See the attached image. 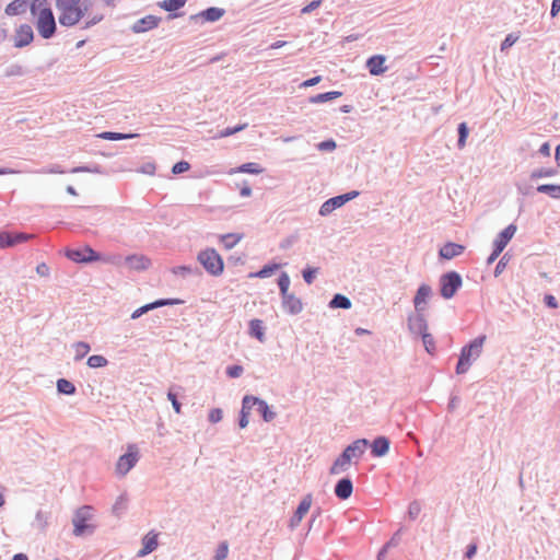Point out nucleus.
I'll return each mask as SVG.
<instances>
[{"instance_id": "obj_4", "label": "nucleus", "mask_w": 560, "mask_h": 560, "mask_svg": "<svg viewBox=\"0 0 560 560\" xmlns=\"http://www.w3.org/2000/svg\"><path fill=\"white\" fill-rule=\"evenodd\" d=\"M67 256L69 259L75 261V262H91V261H97L101 260L102 257L93 250L89 246H84L80 249H71L67 252ZM105 262L113 264L115 266H119L121 262L120 256H108L103 258Z\"/></svg>"}, {"instance_id": "obj_9", "label": "nucleus", "mask_w": 560, "mask_h": 560, "mask_svg": "<svg viewBox=\"0 0 560 560\" xmlns=\"http://www.w3.org/2000/svg\"><path fill=\"white\" fill-rule=\"evenodd\" d=\"M139 451L135 444H129L127 453L121 455L116 464V472L125 476L138 462Z\"/></svg>"}, {"instance_id": "obj_53", "label": "nucleus", "mask_w": 560, "mask_h": 560, "mask_svg": "<svg viewBox=\"0 0 560 560\" xmlns=\"http://www.w3.org/2000/svg\"><path fill=\"white\" fill-rule=\"evenodd\" d=\"M226 373L230 377H238L243 373V368L241 365L229 366Z\"/></svg>"}, {"instance_id": "obj_40", "label": "nucleus", "mask_w": 560, "mask_h": 560, "mask_svg": "<svg viewBox=\"0 0 560 560\" xmlns=\"http://www.w3.org/2000/svg\"><path fill=\"white\" fill-rule=\"evenodd\" d=\"M420 336H421L425 351L430 354H433L435 351V341H434L433 336L431 334H429L428 331Z\"/></svg>"}, {"instance_id": "obj_1", "label": "nucleus", "mask_w": 560, "mask_h": 560, "mask_svg": "<svg viewBox=\"0 0 560 560\" xmlns=\"http://www.w3.org/2000/svg\"><path fill=\"white\" fill-rule=\"evenodd\" d=\"M58 10V21L60 25L71 27L80 22L84 27L93 26L100 23L104 14L92 9V2L89 0H56Z\"/></svg>"}, {"instance_id": "obj_6", "label": "nucleus", "mask_w": 560, "mask_h": 560, "mask_svg": "<svg viewBox=\"0 0 560 560\" xmlns=\"http://www.w3.org/2000/svg\"><path fill=\"white\" fill-rule=\"evenodd\" d=\"M202 267L212 276H219L223 271V260L213 248L201 250L197 257Z\"/></svg>"}, {"instance_id": "obj_10", "label": "nucleus", "mask_w": 560, "mask_h": 560, "mask_svg": "<svg viewBox=\"0 0 560 560\" xmlns=\"http://www.w3.org/2000/svg\"><path fill=\"white\" fill-rule=\"evenodd\" d=\"M248 410L256 412L265 422H271L276 418V412L269 405L255 396L247 395V411Z\"/></svg>"}, {"instance_id": "obj_23", "label": "nucleus", "mask_w": 560, "mask_h": 560, "mask_svg": "<svg viewBox=\"0 0 560 560\" xmlns=\"http://www.w3.org/2000/svg\"><path fill=\"white\" fill-rule=\"evenodd\" d=\"M158 545V534L149 532L142 539V548L138 551V556L144 557L151 553L156 549Z\"/></svg>"}, {"instance_id": "obj_59", "label": "nucleus", "mask_w": 560, "mask_h": 560, "mask_svg": "<svg viewBox=\"0 0 560 560\" xmlns=\"http://www.w3.org/2000/svg\"><path fill=\"white\" fill-rule=\"evenodd\" d=\"M320 80H322V77H320V75H316V77H313V78H311V79H308V80L304 81L301 85H302V86H305V88H307V86H314V85H316L317 83H319V82H320Z\"/></svg>"}, {"instance_id": "obj_34", "label": "nucleus", "mask_w": 560, "mask_h": 560, "mask_svg": "<svg viewBox=\"0 0 560 560\" xmlns=\"http://www.w3.org/2000/svg\"><path fill=\"white\" fill-rule=\"evenodd\" d=\"M537 191L546 194L552 199H560V185L541 184L537 186Z\"/></svg>"}, {"instance_id": "obj_26", "label": "nucleus", "mask_w": 560, "mask_h": 560, "mask_svg": "<svg viewBox=\"0 0 560 560\" xmlns=\"http://www.w3.org/2000/svg\"><path fill=\"white\" fill-rule=\"evenodd\" d=\"M159 24V19L153 15H148L136 22L133 31L137 33L147 32L155 28Z\"/></svg>"}, {"instance_id": "obj_49", "label": "nucleus", "mask_w": 560, "mask_h": 560, "mask_svg": "<svg viewBox=\"0 0 560 560\" xmlns=\"http://www.w3.org/2000/svg\"><path fill=\"white\" fill-rule=\"evenodd\" d=\"M336 147H337V144H336L335 140H332V139L322 141L317 144V149L319 151H332L336 149Z\"/></svg>"}, {"instance_id": "obj_13", "label": "nucleus", "mask_w": 560, "mask_h": 560, "mask_svg": "<svg viewBox=\"0 0 560 560\" xmlns=\"http://www.w3.org/2000/svg\"><path fill=\"white\" fill-rule=\"evenodd\" d=\"M125 264L131 271H143L150 268L151 260L142 254H132L125 258Z\"/></svg>"}, {"instance_id": "obj_64", "label": "nucleus", "mask_w": 560, "mask_h": 560, "mask_svg": "<svg viewBox=\"0 0 560 560\" xmlns=\"http://www.w3.org/2000/svg\"><path fill=\"white\" fill-rule=\"evenodd\" d=\"M458 402H459L458 397H456V396L452 397V398L450 399V402H448V410H450V411H453V410L456 408V406H457V404H458Z\"/></svg>"}, {"instance_id": "obj_16", "label": "nucleus", "mask_w": 560, "mask_h": 560, "mask_svg": "<svg viewBox=\"0 0 560 560\" xmlns=\"http://www.w3.org/2000/svg\"><path fill=\"white\" fill-rule=\"evenodd\" d=\"M312 505V494H306L298 505L293 516L290 520V527L295 528L301 523L302 518L310 511Z\"/></svg>"}, {"instance_id": "obj_12", "label": "nucleus", "mask_w": 560, "mask_h": 560, "mask_svg": "<svg viewBox=\"0 0 560 560\" xmlns=\"http://www.w3.org/2000/svg\"><path fill=\"white\" fill-rule=\"evenodd\" d=\"M432 295V288L427 284L422 283L413 298V306L416 312H424L427 310V304L429 299Z\"/></svg>"}, {"instance_id": "obj_5", "label": "nucleus", "mask_w": 560, "mask_h": 560, "mask_svg": "<svg viewBox=\"0 0 560 560\" xmlns=\"http://www.w3.org/2000/svg\"><path fill=\"white\" fill-rule=\"evenodd\" d=\"M440 294L443 299H452L463 284L462 276L457 271H447L440 277Z\"/></svg>"}, {"instance_id": "obj_18", "label": "nucleus", "mask_w": 560, "mask_h": 560, "mask_svg": "<svg viewBox=\"0 0 560 560\" xmlns=\"http://www.w3.org/2000/svg\"><path fill=\"white\" fill-rule=\"evenodd\" d=\"M31 237H32V235L25 234V233L12 234V233H8V232H1L0 233V248L14 246L16 244L28 241Z\"/></svg>"}, {"instance_id": "obj_54", "label": "nucleus", "mask_w": 560, "mask_h": 560, "mask_svg": "<svg viewBox=\"0 0 560 560\" xmlns=\"http://www.w3.org/2000/svg\"><path fill=\"white\" fill-rule=\"evenodd\" d=\"M222 419V410L221 409H212L209 413V420L213 423L219 422Z\"/></svg>"}, {"instance_id": "obj_17", "label": "nucleus", "mask_w": 560, "mask_h": 560, "mask_svg": "<svg viewBox=\"0 0 560 560\" xmlns=\"http://www.w3.org/2000/svg\"><path fill=\"white\" fill-rule=\"evenodd\" d=\"M516 232V225L510 224L503 231H501L495 240L493 241V248L498 249V252H503L509 242L512 240Z\"/></svg>"}, {"instance_id": "obj_60", "label": "nucleus", "mask_w": 560, "mask_h": 560, "mask_svg": "<svg viewBox=\"0 0 560 560\" xmlns=\"http://www.w3.org/2000/svg\"><path fill=\"white\" fill-rule=\"evenodd\" d=\"M559 11H560V0H552L550 15L553 18L559 13Z\"/></svg>"}, {"instance_id": "obj_41", "label": "nucleus", "mask_w": 560, "mask_h": 560, "mask_svg": "<svg viewBox=\"0 0 560 560\" xmlns=\"http://www.w3.org/2000/svg\"><path fill=\"white\" fill-rule=\"evenodd\" d=\"M186 3V0H164L161 3V8H163L166 11H176L180 8H183Z\"/></svg>"}, {"instance_id": "obj_33", "label": "nucleus", "mask_w": 560, "mask_h": 560, "mask_svg": "<svg viewBox=\"0 0 560 560\" xmlns=\"http://www.w3.org/2000/svg\"><path fill=\"white\" fill-rule=\"evenodd\" d=\"M279 268H280L279 264L265 265L260 270H258L256 272H249L247 275V278H268L275 271H277Z\"/></svg>"}, {"instance_id": "obj_15", "label": "nucleus", "mask_w": 560, "mask_h": 560, "mask_svg": "<svg viewBox=\"0 0 560 560\" xmlns=\"http://www.w3.org/2000/svg\"><path fill=\"white\" fill-rule=\"evenodd\" d=\"M34 39V33L28 24H22L15 30L14 46L24 47L30 45Z\"/></svg>"}, {"instance_id": "obj_25", "label": "nucleus", "mask_w": 560, "mask_h": 560, "mask_svg": "<svg viewBox=\"0 0 560 560\" xmlns=\"http://www.w3.org/2000/svg\"><path fill=\"white\" fill-rule=\"evenodd\" d=\"M351 464V458L343 451L342 453L335 459L332 463L329 472L331 475H338L340 472L346 471Z\"/></svg>"}, {"instance_id": "obj_61", "label": "nucleus", "mask_w": 560, "mask_h": 560, "mask_svg": "<svg viewBox=\"0 0 560 560\" xmlns=\"http://www.w3.org/2000/svg\"><path fill=\"white\" fill-rule=\"evenodd\" d=\"M538 152L544 155V156H549L550 155V144L548 142H544Z\"/></svg>"}, {"instance_id": "obj_42", "label": "nucleus", "mask_w": 560, "mask_h": 560, "mask_svg": "<svg viewBox=\"0 0 560 560\" xmlns=\"http://www.w3.org/2000/svg\"><path fill=\"white\" fill-rule=\"evenodd\" d=\"M108 363L107 359L103 355H91L88 359V365L92 369L103 368L106 366Z\"/></svg>"}, {"instance_id": "obj_29", "label": "nucleus", "mask_w": 560, "mask_h": 560, "mask_svg": "<svg viewBox=\"0 0 560 560\" xmlns=\"http://www.w3.org/2000/svg\"><path fill=\"white\" fill-rule=\"evenodd\" d=\"M223 9L212 7L200 12L196 18H199L205 22H215L220 20L223 16Z\"/></svg>"}, {"instance_id": "obj_19", "label": "nucleus", "mask_w": 560, "mask_h": 560, "mask_svg": "<svg viewBox=\"0 0 560 560\" xmlns=\"http://www.w3.org/2000/svg\"><path fill=\"white\" fill-rule=\"evenodd\" d=\"M353 491V483L349 477L341 478L335 485V495L340 500H347L351 497Z\"/></svg>"}, {"instance_id": "obj_22", "label": "nucleus", "mask_w": 560, "mask_h": 560, "mask_svg": "<svg viewBox=\"0 0 560 560\" xmlns=\"http://www.w3.org/2000/svg\"><path fill=\"white\" fill-rule=\"evenodd\" d=\"M465 247L463 245L448 242L440 248L441 258L450 260L463 254Z\"/></svg>"}, {"instance_id": "obj_46", "label": "nucleus", "mask_w": 560, "mask_h": 560, "mask_svg": "<svg viewBox=\"0 0 560 560\" xmlns=\"http://www.w3.org/2000/svg\"><path fill=\"white\" fill-rule=\"evenodd\" d=\"M101 138L106 140H121V139H128L135 137V135H126V133H119V132H103L100 135Z\"/></svg>"}, {"instance_id": "obj_21", "label": "nucleus", "mask_w": 560, "mask_h": 560, "mask_svg": "<svg viewBox=\"0 0 560 560\" xmlns=\"http://www.w3.org/2000/svg\"><path fill=\"white\" fill-rule=\"evenodd\" d=\"M386 58L383 55H374L366 61V67L372 75L383 74L387 67L384 66Z\"/></svg>"}, {"instance_id": "obj_50", "label": "nucleus", "mask_w": 560, "mask_h": 560, "mask_svg": "<svg viewBox=\"0 0 560 560\" xmlns=\"http://www.w3.org/2000/svg\"><path fill=\"white\" fill-rule=\"evenodd\" d=\"M509 261V257H508V254H504L500 260L498 261L495 268H494V277H498L502 273V271L504 270V268L506 267V264Z\"/></svg>"}, {"instance_id": "obj_38", "label": "nucleus", "mask_w": 560, "mask_h": 560, "mask_svg": "<svg viewBox=\"0 0 560 560\" xmlns=\"http://www.w3.org/2000/svg\"><path fill=\"white\" fill-rule=\"evenodd\" d=\"M57 388L60 393L66 394V395H72L75 392L74 385L65 378L58 380Z\"/></svg>"}, {"instance_id": "obj_11", "label": "nucleus", "mask_w": 560, "mask_h": 560, "mask_svg": "<svg viewBox=\"0 0 560 560\" xmlns=\"http://www.w3.org/2000/svg\"><path fill=\"white\" fill-rule=\"evenodd\" d=\"M281 305L283 311L290 315H298L303 311L301 299L292 292L281 295Z\"/></svg>"}, {"instance_id": "obj_14", "label": "nucleus", "mask_w": 560, "mask_h": 560, "mask_svg": "<svg viewBox=\"0 0 560 560\" xmlns=\"http://www.w3.org/2000/svg\"><path fill=\"white\" fill-rule=\"evenodd\" d=\"M408 328L411 334L420 336L428 330V323L424 312H416V314L408 317Z\"/></svg>"}, {"instance_id": "obj_48", "label": "nucleus", "mask_w": 560, "mask_h": 560, "mask_svg": "<svg viewBox=\"0 0 560 560\" xmlns=\"http://www.w3.org/2000/svg\"><path fill=\"white\" fill-rule=\"evenodd\" d=\"M517 39H518V36L514 35V34L506 35V37L501 43V47H500L501 51L509 49L511 46H513L515 44V42Z\"/></svg>"}, {"instance_id": "obj_43", "label": "nucleus", "mask_w": 560, "mask_h": 560, "mask_svg": "<svg viewBox=\"0 0 560 560\" xmlns=\"http://www.w3.org/2000/svg\"><path fill=\"white\" fill-rule=\"evenodd\" d=\"M241 240L242 235L236 234H225L221 237V242L228 249L234 247Z\"/></svg>"}, {"instance_id": "obj_55", "label": "nucleus", "mask_w": 560, "mask_h": 560, "mask_svg": "<svg viewBox=\"0 0 560 560\" xmlns=\"http://www.w3.org/2000/svg\"><path fill=\"white\" fill-rule=\"evenodd\" d=\"M167 398L171 400L172 406H173L175 412L176 413H180V404L178 402V400L176 398V395L173 394L172 392H168Z\"/></svg>"}, {"instance_id": "obj_58", "label": "nucleus", "mask_w": 560, "mask_h": 560, "mask_svg": "<svg viewBox=\"0 0 560 560\" xmlns=\"http://www.w3.org/2000/svg\"><path fill=\"white\" fill-rule=\"evenodd\" d=\"M477 552V545L470 544L467 546L466 552L464 555L465 559H471Z\"/></svg>"}, {"instance_id": "obj_57", "label": "nucleus", "mask_w": 560, "mask_h": 560, "mask_svg": "<svg viewBox=\"0 0 560 560\" xmlns=\"http://www.w3.org/2000/svg\"><path fill=\"white\" fill-rule=\"evenodd\" d=\"M262 168L257 163L247 162V174H259Z\"/></svg>"}, {"instance_id": "obj_31", "label": "nucleus", "mask_w": 560, "mask_h": 560, "mask_svg": "<svg viewBox=\"0 0 560 560\" xmlns=\"http://www.w3.org/2000/svg\"><path fill=\"white\" fill-rule=\"evenodd\" d=\"M351 301L348 296L336 293L332 299L329 301L328 306L330 308H342V310H349L351 307Z\"/></svg>"}, {"instance_id": "obj_63", "label": "nucleus", "mask_w": 560, "mask_h": 560, "mask_svg": "<svg viewBox=\"0 0 560 560\" xmlns=\"http://www.w3.org/2000/svg\"><path fill=\"white\" fill-rule=\"evenodd\" d=\"M501 252H498V249L493 248L491 255L487 258V264L491 265L493 264L497 258L500 256Z\"/></svg>"}, {"instance_id": "obj_37", "label": "nucleus", "mask_w": 560, "mask_h": 560, "mask_svg": "<svg viewBox=\"0 0 560 560\" xmlns=\"http://www.w3.org/2000/svg\"><path fill=\"white\" fill-rule=\"evenodd\" d=\"M457 132H458L457 147L459 149H463L466 144V140L469 135V129L467 127V124L460 122L457 127Z\"/></svg>"}, {"instance_id": "obj_28", "label": "nucleus", "mask_w": 560, "mask_h": 560, "mask_svg": "<svg viewBox=\"0 0 560 560\" xmlns=\"http://www.w3.org/2000/svg\"><path fill=\"white\" fill-rule=\"evenodd\" d=\"M266 327L264 325V322L260 319H252L249 322V335L256 339H258L260 342H264L266 339L265 336Z\"/></svg>"}, {"instance_id": "obj_35", "label": "nucleus", "mask_w": 560, "mask_h": 560, "mask_svg": "<svg viewBox=\"0 0 560 560\" xmlns=\"http://www.w3.org/2000/svg\"><path fill=\"white\" fill-rule=\"evenodd\" d=\"M558 174V171L553 167H539L530 173V179H539L545 177H553Z\"/></svg>"}, {"instance_id": "obj_32", "label": "nucleus", "mask_w": 560, "mask_h": 560, "mask_svg": "<svg viewBox=\"0 0 560 560\" xmlns=\"http://www.w3.org/2000/svg\"><path fill=\"white\" fill-rule=\"evenodd\" d=\"M168 304H173V301L171 300H159V301H155L153 303H150V304H147L144 306H141L139 308H137L132 315H131V318H138L139 316H141L143 313L150 311V310H153L155 307H160V306H164V305H168Z\"/></svg>"}, {"instance_id": "obj_52", "label": "nucleus", "mask_w": 560, "mask_h": 560, "mask_svg": "<svg viewBox=\"0 0 560 560\" xmlns=\"http://www.w3.org/2000/svg\"><path fill=\"white\" fill-rule=\"evenodd\" d=\"M322 3V0H313L311 1L307 5H305L302 10H301V13L302 14H308L311 12H313L314 10H316Z\"/></svg>"}, {"instance_id": "obj_36", "label": "nucleus", "mask_w": 560, "mask_h": 560, "mask_svg": "<svg viewBox=\"0 0 560 560\" xmlns=\"http://www.w3.org/2000/svg\"><path fill=\"white\" fill-rule=\"evenodd\" d=\"M74 360L79 361L83 359L91 350L90 345L84 341L75 342L73 346Z\"/></svg>"}, {"instance_id": "obj_20", "label": "nucleus", "mask_w": 560, "mask_h": 560, "mask_svg": "<svg viewBox=\"0 0 560 560\" xmlns=\"http://www.w3.org/2000/svg\"><path fill=\"white\" fill-rule=\"evenodd\" d=\"M369 446V441L366 439H358L351 444H349L343 452L352 458H360L364 454L366 447Z\"/></svg>"}, {"instance_id": "obj_51", "label": "nucleus", "mask_w": 560, "mask_h": 560, "mask_svg": "<svg viewBox=\"0 0 560 560\" xmlns=\"http://www.w3.org/2000/svg\"><path fill=\"white\" fill-rule=\"evenodd\" d=\"M190 165L188 162L186 161H180V162H177L173 168H172V172L174 174H180V173H184V172H187L189 170Z\"/></svg>"}, {"instance_id": "obj_44", "label": "nucleus", "mask_w": 560, "mask_h": 560, "mask_svg": "<svg viewBox=\"0 0 560 560\" xmlns=\"http://www.w3.org/2000/svg\"><path fill=\"white\" fill-rule=\"evenodd\" d=\"M420 512H421V504L419 501L413 500L412 502L409 503L408 517L411 521H415L419 516Z\"/></svg>"}, {"instance_id": "obj_45", "label": "nucleus", "mask_w": 560, "mask_h": 560, "mask_svg": "<svg viewBox=\"0 0 560 560\" xmlns=\"http://www.w3.org/2000/svg\"><path fill=\"white\" fill-rule=\"evenodd\" d=\"M317 273H318V268H314V267H306L302 271L303 279L307 284H312L314 282V279Z\"/></svg>"}, {"instance_id": "obj_62", "label": "nucleus", "mask_w": 560, "mask_h": 560, "mask_svg": "<svg viewBox=\"0 0 560 560\" xmlns=\"http://www.w3.org/2000/svg\"><path fill=\"white\" fill-rule=\"evenodd\" d=\"M240 427L245 428V397L242 401V409L240 411Z\"/></svg>"}, {"instance_id": "obj_30", "label": "nucleus", "mask_w": 560, "mask_h": 560, "mask_svg": "<svg viewBox=\"0 0 560 560\" xmlns=\"http://www.w3.org/2000/svg\"><path fill=\"white\" fill-rule=\"evenodd\" d=\"M341 95H342V92L329 91V92L313 95L310 97L308 101L312 104H322V103H326V102L336 100V98L340 97Z\"/></svg>"}, {"instance_id": "obj_27", "label": "nucleus", "mask_w": 560, "mask_h": 560, "mask_svg": "<svg viewBox=\"0 0 560 560\" xmlns=\"http://www.w3.org/2000/svg\"><path fill=\"white\" fill-rule=\"evenodd\" d=\"M26 0H13L5 7V14L9 16L20 15L26 12L27 9Z\"/></svg>"}, {"instance_id": "obj_8", "label": "nucleus", "mask_w": 560, "mask_h": 560, "mask_svg": "<svg viewBox=\"0 0 560 560\" xmlns=\"http://www.w3.org/2000/svg\"><path fill=\"white\" fill-rule=\"evenodd\" d=\"M359 196V191L357 190H351L349 192H346V194H342V195H339V196H336V197H332V198H329L328 200H326L319 208V214L322 217H327L329 215L332 211H335L336 209L342 207L343 205H346L348 201L354 199L355 197Z\"/></svg>"}, {"instance_id": "obj_3", "label": "nucleus", "mask_w": 560, "mask_h": 560, "mask_svg": "<svg viewBox=\"0 0 560 560\" xmlns=\"http://www.w3.org/2000/svg\"><path fill=\"white\" fill-rule=\"evenodd\" d=\"M485 341L486 336L481 335L462 348L456 365L457 374H465L469 370L472 362L480 357Z\"/></svg>"}, {"instance_id": "obj_24", "label": "nucleus", "mask_w": 560, "mask_h": 560, "mask_svg": "<svg viewBox=\"0 0 560 560\" xmlns=\"http://www.w3.org/2000/svg\"><path fill=\"white\" fill-rule=\"evenodd\" d=\"M389 440L386 436H377L371 444V453L374 457H382L389 451Z\"/></svg>"}, {"instance_id": "obj_2", "label": "nucleus", "mask_w": 560, "mask_h": 560, "mask_svg": "<svg viewBox=\"0 0 560 560\" xmlns=\"http://www.w3.org/2000/svg\"><path fill=\"white\" fill-rule=\"evenodd\" d=\"M31 13L36 16V28L43 38H50L56 32V21L47 0H30Z\"/></svg>"}, {"instance_id": "obj_56", "label": "nucleus", "mask_w": 560, "mask_h": 560, "mask_svg": "<svg viewBox=\"0 0 560 560\" xmlns=\"http://www.w3.org/2000/svg\"><path fill=\"white\" fill-rule=\"evenodd\" d=\"M544 302L548 307L556 308L558 306V302L556 298L551 294H546L544 298Z\"/></svg>"}, {"instance_id": "obj_7", "label": "nucleus", "mask_w": 560, "mask_h": 560, "mask_svg": "<svg viewBox=\"0 0 560 560\" xmlns=\"http://www.w3.org/2000/svg\"><path fill=\"white\" fill-rule=\"evenodd\" d=\"M93 518V510L89 505H83L77 510L72 523L74 526L73 534L82 536L85 532L92 530L93 526L89 523Z\"/></svg>"}, {"instance_id": "obj_47", "label": "nucleus", "mask_w": 560, "mask_h": 560, "mask_svg": "<svg viewBox=\"0 0 560 560\" xmlns=\"http://www.w3.org/2000/svg\"><path fill=\"white\" fill-rule=\"evenodd\" d=\"M229 546L228 544L221 542L217 549L214 560H224L228 557Z\"/></svg>"}, {"instance_id": "obj_39", "label": "nucleus", "mask_w": 560, "mask_h": 560, "mask_svg": "<svg viewBox=\"0 0 560 560\" xmlns=\"http://www.w3.org/2000/svg\"><path fill=\"white\" fill-rule=\"evenodd\" d=\"M290 277L287 272H281L279 278H278V287H279V290H280V295H283V294H287L289 293V288H290Z\"/></svg>"}]
</instances>
